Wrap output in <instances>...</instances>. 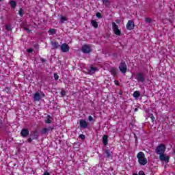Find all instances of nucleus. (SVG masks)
I'll return each instance as SVG.
<instances>
[{
	"mask_svg": "<svg viewBox=\"0 0 175 175\" xmlns=\"http://www.w3.org/2000/svg\"><path fill=\"white\" fill-rule=\"evenodd\" d=\"M137 158L138 159V163H139L141 166H146V165H147V158H146V155L143 152H138Z\"/></svg>",
	"mask_w": 175,
	"mask_h": 175,
	"instance_id": "nucleus-1",
	"label": "nucleus"
},
{
	"mask_svg": "<svg viewBox=\"0 0 175 175\" xmlns=\"http://www.w3.org/2000/svg\"><path fill=\"white\" fill-rule=\"evenodd\" d=\"M165 150L166 147H165V145L160 144L156 148V153H157L158 155H162L163 154H165Z\"/></svg>",
	"mask_w": 175,
	"mask_h": 175,
	"instance_id": "nucleus-2",
	"label": "nucleus"
},
{
	"mask_svg": "<svg viewBox=\"0 0 175 175\" xmlns=\"http://www.w3.org/2000/svg\"><path fill=\"white\" fill-rule=\"evenodd\" d=\"M46 95L43 93H39L38 92H36L33 95V100L34 102H39L42 99V98H44Z\"/></svg>",
	"mask_w": 175,
	"mask_h": 175,
	"instance_id": "nucleus-3",
	"label": "nucleus"
},
{
	"mask_svg": "<svg viewBox=\"0 0 175 175\" xmlns=\"http://www.w3.org/2000/svg\"><path fill=\"white\" fill-rule=\"evenodd\" d=\"M128 69V67L126 66V64L125 62H121L119 65V70L121 73H123V75H125L126 73V70Z\"/></svg>",
	"mask_w": 175,
	"mask_h": 175,
	"instance_id": "nucleus-4",
	"label": "nucleus"
},
{
	"mask_svg": "<svg viewBox=\"0 0 175 175\" xmlns=\"http://www.w3.org/2000/svg\"><path fill=\"white\" fill-rule=\"evenodd\" d=\"M135 79L139 81L140 83H144L146 81V77L143 72H138L135 75Z\"/></svg>",
	"mask_w": 175,
	"mask_h": 175,
	"instance_id": "nucleus-5",
	"label": "nucleus"
},
{
	"mask_svg": "<svg viewBox=\"0 0 175 175\" xmlns=\"http://www.w3.org/2000/svg\"><path fill=\"white\" fill-rule=\"evenodd\" d=\"M81 51L82 53H83L84 54H90V53H91V51H92V49H91V46L88 44H84L82 47H81Z\"/></svg>",
	"mask_w": 175,
	"mask_h": 175,
	"instance_id": "nucleus-6",
	"label": "nucleus"
},
{
	"mask_svg": "<svg viewBox=\"0 0 175 175\" xmlns=\"http://www.w3.org/2000/svg\"><path fill=\"white\" fill-rule=\"evenodd\" d=\"M112 29L115 33V35H117L118 36H120L121 35V31L118 29V25L116 24V23L112 22Z\"/></svg>",
	"mask_w": 175,
	"mask_h": 175,
	"instance_id": "nucleus-7",
	"label": "nucleus"
},
{
	"mask_svg": "<svg viewBox=\"0 0 175 175\" xmlns=\"http://www.w3.org/2000/svg\"><path fill=\"white\" fill-rule=\"evenodd\" d=\"M159 159L161 162L169 163V159H170V157H169V156H167L163 153V154L159 155Z\"/></svg>",
	"mask_w": 175,
	"mask_h": 175,
	"instance_id": "nucleus-8",
	"label": "nucleus"
},
{
	"mask_svg": "<svg viewBox=\"0 0 175 175\" xmlns=\"http://www.w3.org/2000/svg\"><path fill=\"white\" fill-rule=\"evenodd\" d=\"M60 49L62 53H68L70 50L69 45L66 43H64L60 46Z\"/></svg>",
	"mask_w": 175,
	"mask_h": 175,
	"instance_id": "nucleus-9",
	"label": "nucleus"
},
{
	"mask_svg": "<svg viewBox=\"0 0 175 175\" xmlns=\"http://www.w3.org/2000/svg\"><path fill=\"white\" fill-rule=\"evenodd\" d=\"M79 125L80 128H82L83 129H87V128H88V123L83 119L79 120Z\"/></svg>",
	"mask_w": 175,
	"mask_h": 175,
	"instance_id": "nucleus-10",
	"label": "nucleus"
},
{
	"mask_svg": "<svg viewBox=\"0 0 175 175\" xmlns=\"http://www.w3.org/2000/svg\"><path fill=\"white\" fill-rule=\"evenodd\" d=\"M135 28V24L133 23V21H129L127 24H126V29L129 31H132Z\"/></svg>",
	"mask_w": 175,
	"mask_h": 175,
	"instance_id": "nucleus-11",
	"label": "nucleus"
},
{
	"mask_svg": "<svg viewBox=\"0 0 175 175\" xmlns=\"http://www.w3.org/2000/svg\"><path fill=\"white\" fill-rule=\"evenodd\" d=\"M28 135H29V131H28L27 129H22L21 131V136H22V137H27Z\"/></svg>",
	"mask_w": 175,
	"mask_h": 175,
	"instance_id": "nucleus-12",
	"label": "nucleus"
},
{
	"mask_svg": "<svg viewBox=\"0 0 175 175\" xmlns=\"http://www.w3.org/2000/svg\"><path fill=\"white\" fill-rule=\"evenodd\" d=\"M105 155H106L107 158H111V156L113 155V152L109 149H106L104 151Z\"/></svg>",
	"mask_w": 175,
	"mask_h": 175,
	"instance_id": "nucleus-13",
	"label": "nucleus"
},
{
	"mask_svg": "<svg viewBox=\"0 0 175 175\" xmlns=\"http://www.w3.org/2000/svg\"><path fill=\"white\" fill-rule=\"evenodd\" d=\"M51 44L52 46L53 49H56L59 47V44H58V42L55 41H51Z\"/></svg>",
	"mask_w": 175,
	"mask_h": 175,
	"instance_id": "nucleus-14",
	"label": "nucleus"
},
{
	"mask_svg": "<svg viewBox=\"0 0 175 175\" xmlns=\"http://www.w3.org/2000/svg\"><path fill=\"white\" fill-rule=\"evenodd\" d=\"M109 137L106 135H104L103 136V143L104 146H107V142H108Z\"/></svg>",
	"mask_w": 175,
	"mask_h": 175,
	"instance_id": "nucleus-15",
	"label": "nucleus"
},
{
	"mask_svg": "<svg viewBox=\"0 0 175 175\" xmlns=\"http://www.w3.org/2000/svg\"><path fill=\"white\" fill-rule=\"evenodd\" d=\"M109 71L113 76L117 75V68L112 67L110 68Z\"/></svg>",
	"mask_w": 175,
	"mask_h": 175,
	"instance_id": "nucleus-16",
	"label": "nucleus"
},
{
	"mask_svg": "<svg viewBox=\"0 0 175 175\" xmlns=\"http://www.w3.org/2000/svg\"><path fill=\"white\" fill-rule=\"evenodd\" d=\"M31 136H32V139L33 140H35L36 139H38V137H39V135H38V131H33L31 134Z\"/></svg>",
	"mask_w": 175,
	"mask_h": 175,
	"instance_id": "nucleus-17",
	"label": "nucleus"
},
{
	"mask_svg": "<svg viewBox=\"0 0 175 175\" xmlns=\"http://www.w3.org/2000/svg\"><path fill=\"white\" fill-rule=\"evenodd\" d=\"M96 69L97 68L95 67H91L90 69L88 70V72L90 75H94V73L96 72Z\"/></svg>",
	"mask_w": 175,
	"mask_h": 175,
	"instance_id": "nucleus-18",
	"label": "nucleus"
},
{
	"mask_svg": "<svg viewBox=\"0 0 175 175\" xmlns=\"http://www.w3.org/2000/svg\"><path fill=\"white\" fill-rule=\"evenodd\" d=\"M91 24L94 28H98V22L95 20L91 21Z\"/></svg>",
	"mask_w": 175,
	"mask_h": 175,
	"instance_id": "nucleus-19",
	"label": "nucleus"
},
{
	"mask_svg": "<svg viewBox=\"0 0 175 175\" xmlns=\"http://www.w3.org/2000/svg\"><path fill=\"white\" fill-rule=\"evenodd\" d=\"M10 5L11 6V8H13L14 9V8H16V6H17V3H16V1L12 0L10 1Z\"/></svg>",
	"mask_w": 175,
	"mask_h": 175,
	"instance_id": "nucleus-20",
	"label": "nucleus"
},
{
	"mask_svg": "<svg viewBox=\"0 0 175 175\" xmlns=\"http://www.w3.org/2000/svg\"><path fill=\"white\" fill-rule=\"evenodd\" d=\"M65 21H68V18H66V16H61L60 18V23L61 24H64V23H65Z\"/></svg>",
	"mask_w": 175,
	"mask_h": 175,
	"instance_id": "nucleus-21",
	"label": "nucleus"
},
{
	"mask_svg": "<svg viewBox=\"0 0 175 175\" xmlns=\"http://www.w3.org/2000/svg\"><path fill=\"white\" fill-rule=\"evenodd\" d=\"M140 96V92L139 91H135L133 93V97L134 98H139Z\"/></svg>",
	"mask_w": 175,
	"mask_h": 175,
	"instance_id": "nucleus-22",
	"label": "nucleus"
},
{
	"mask_svg": "<svg viewBox=\"0 0 175 175\" xmlns=\"http://www.w3.org/2000/svg\"><path fill=\"white\" fill-rule=\"evenodd\" d=\"M49 33L50 35H55V29H51L49 30Z\"/></svg>",
	"mask_w": 175,
	"mask_h": 175,
	"instance_id": "nucleus-23",
	"label": "nucleus"
},
{
	"mask_svg": "<svg viewBox=\"0 0 175 175\" xmlns=\"http://www.w3.org/2000/svg\"><path fill=\"white\" fill-rule=\"evenodd\" d=\"M51 116L50 115H48V118L47 120H45L46 124H51Z\"/></svg>",
	"mask_w": 175,
	"mask_h": 175,
	"instance_id": "nucleus-24",
	"label": "nucleus"
},
{
	"mask_svg": "<svg viewBox=\"0 0 175 175\" xmlns=\"http://www.w3.org/2000/svg\"><path fill=\"white\" fill-rule=\"evenodd\" d=\"M47 132H49V130L47 129V128H44L41 131V133H42V135H46Z\"/></svg>",
	"mask_w": 175,
	"mask_h": 175,
	"instance_id": "nucleus-25",
	"label": "nucleus"
},
{
	"mask_svg": "<svg viewBox=\"0 0 175 175\" xmlns=\"http://www.w3.org/2000/svg\"><path fill=\"white\" fill-rule=\"evenodd\" d=\"M145 21L148 24H150V23H152V19H151L150 18H146Z\"/></svg>",
	"mask_w": 175,
	"mask_h": 175,
	"instance_id": "nucleus-26",
	"label": "nucleus"
},
{
	"mask_svg": "<svg viewBox=\"0 0 175 175\" xmlns=\"http://www.w3.org/2000/svg\"><path fill=\"white\" fill-rule=\"evenodd\" d=\"M24 12V10H23V8H20L19 11H18V14L21 17H23V13Z\"/></svg>",
	"mask_w": 175,
	"mask_h": 175,
	"instance_id": "nucleus-27",
	"label": "nucleus"
},
{
	"mask_svg": "<svg viewBox=\"0 0 175 175\" xmlns=\"http://www.w3.org/2000/svg\"><path fill=\"white\" fill-rule=\"evenodd\" d=\"M53 76H54L55 80H58V79H59V77L58 76V75L57 73H54Z\"/></svg>",
	"mask_w": 175,
	"mask_h": 175,
	"instance_id": "nucleus-28",
	"label": "nucleus"
},
{
	"mask_svg": "<svg viewBox=\"0 0 175 175\" xmlns=\"http://www.w3.org/2000/svg\"><path fill=\"white\" fill-rule=\"evenodd\" d=\"M96 16L98 17V18H102V14L100 12H97Z\"/></svg>",
	"mask_w": 175,
	"mask_h": 175,
	"instance_id": "nucleus-29",
	"label": "nucleus"
},
{
	"mask_svg": "<svg viewBox=\"0 0 175 175\" xmlns=\"http://www.w3.org/2000/svg\"><path fill=\"white\" fill-rule=\"evenodd\" d=\"M5 29H7V31H12V28L10 27V25H5Z\"/></svg>",
	"mask_w": 175,
	"mask_h": 175,
	"instance_id": "nucleus-30",
	"label": "nucleus"
},
{
	"mask_svg": "<svg viewBox=\"0 0 175 175\" xmlns=\"http://www.w3.org/2000/svg\"><path fill=\"white\" fill-rule=\"evenodd\" d=\"M103 3H105V6H109V0H104Z\"/></svg>",
	"mask_w": 175,
	"mask_h": 175,
	"instance_id": "nucleus-31",
	"label": "nucleus"
},
{
	"mask_svg": "<svg viewBox=\"0 0 175 175\" xmlns=\"http://www.w3.org/2000/svg\"><path fill=\"white\" fill-rule=\"evenodd\" d=\"M60 94H61L62 96H65V95H66V92H65V90H62Z\"/></svg>",
	"mask_w": 175,
	"mask_h": 175,
	"instance_id": "nucleus-32",
	"label": "nucleus"
},
{
	"mask_svg": "<svg viewBox=\"0 0 175 175\" xmlns=\"http://www.w3.org/2000/svg\"><path fill=\"white\" fill-rule=\"evenodd\" d=\"M133 175H137V174H133ZM139 175H146V174H144V172L143 171H139Z\"/></svg>",
	"mask_w": 175,
	"mask_h": 175,
	"instance_id": "nucleus-33",
	"label": "nucleus"
},
{
	"mask_svg": "<svg viewBox=\"0 0 175 175\" xmlns=\"http://www.w3.org/2000/svg\"><path fill=\"white\" fill-rule=\"evenodd\" d=\"M88 120H89L90 122H92V121H94V118H93L92 116H90L88 117Z\"/></svg>",
	"mask_w": 175,
	"mask_h": 175,
	"instance_id": "nucleus-34",
	"label": "nucleus"
},
{
	"mask_svg": "<svg viewBox=\"0 0 175 175\" xmlns=\"http://www.w3.org/2000/svg\"><path fill=\"white\" fill-rule=\"evenodd\" d=\"M46 129H48V132H49V131H53V129H54V126H50L48 128H46Z\"/></svg>",
	"mask_w": 175,
	"mask_h": 175,
	"instance_id": "nucleus-35",
	"label": "nucleus"
},
{
	"mask_svg": "<svg viewBox=\"0 0 175 175\" xmlns=\"http://www.w3.org/2000/svg\"><path fill=\"white\" fill-rule=\"evenodd\" d=\"M80 139H81L82 140H84V139H85V135L81 134L79 135Z\"/></svg>",
	"mask_w": 175,
	"mask_h": 175,
	"instance_id": "nucleus-36",
	"label": "nucleus"
},
{
	"mask_svg": "<svg viewBox=\"0 0 175 175\" xmlns=\"http://www.w3.org/2000/svg\"><path fill=\"white\" fill-rule=\"evenodd\" d=\"M32 138L29 137L27 139V142H29V143H32Z\"/></svg>",
	"mask_w": 175,
	"mask_h": 175,
	"instance_id": "nucleus-37",
	"label": "nucleus"
},
{
	"mask_svg": "<svg viewBox=\"0 0 175 175\" xmlns=\"http://www.w3.org/2000/svg\"><path fill=\"white\" fill-rule=\"evenodd\" d=\"M151 120H152V122H154V121H155V117H154V116H152Z\"/></svg>",
	"mask_w": 175,
	"mask_h": 175,
	"instance_id": "nucleus-38",
	"label": "nucleus"
},
{
	"mask_svg": "<svg viewBox=\"0 0 175 175\" xmlns=\"http://www.w3.org/2000/svg\"><path fill=\"white\" fill-rule=\"evenodd\" d=\"M42 175H50V173H49V172L46 171Z\"/></svg>",
	"mask_w": 175,
	"mask_h": 175,
	"instance_id": "nucleus-39",
	"label": "nucleus"
},
{
	"mask_svg": "<svg viewBox=\"0 0 175 175\" xmlns=\"http://www.w3.org/2000/svg\"><path fill=\"white\" fill-rule=\"evenodd\" d=\"M25 30L27 31V32H31V30L29 28L25 27Z\"/></svg>",
	"mask_w": 175,
	"mask_h": 175,
	"instance_id": "nucleus-40",
	"label": "nucleus"
},
{
	"mask_svg": "<svg viewBox=\"0 0 175 175\" xmlns=\"http://www.w3.org/2000/svg\"><path fill=\"white\" fill-rule=\"evenodd\" d=\"M33 50L32 49H27V53H32Z\"/></svg>",
	"mask_w": 175,
	"mask_h": 175,
	"instance_id": "nucleus-41",
	"label": "nucleus"
},
{
	"mask_svg": "<svg viewBox=\"0 0 175 175\" xmlns=\"http://www.w3.org/2000/svg\"><path fill=\"white\" fill-rule=\"evenodd\" d=\"M41 62H46V59L41 58L40 59Z\"/></svg>",
	"mask_w": 175,
	"mask_h": 175,
	"instance_id": "nucleus-42",
	"label": "nucleus"
},
{
	"mask_svg": "<svg viewBox=\"0 0 175 175\" xmlns=\"http://www.w3.org/2000/svg\"><path fill=\"white\" fill-rule=\"evenodd\" d=\"M115 84L116 85H118L120 83L118 82V81H115Z\"/></svg>",
	"mask_w": 175,
	"mask_h": 175,
	"instance_id": "nucleus-43",
	"label": "nucleus"
},
{
	"mask_svg": "<svg viewBox=\"0 0 175 175\" xmlns=\"http://www.w3.org/2000/svg\"><path fill=\"white\" fill-rule=\"evenodd\" d=\"M137 110H138L137 108L135 109V111H137Z\"/></svg>",
	"mask_w": 175,
	"mask_h": 175,
	"instance_id": "nucleus-44",
	"label": "nucleus"
},
{
	"mask_svg": "<svg viewBox=\"0 0 175 175\" xmlns=\"http://www.w3.org/2000/svg\"><path fill=\"white\" fill-rule=\"evenodd\" d=\"M0 2H2V0H0Z\"/></svg>",
	"mask_w": 175,
	"mask_h": 175,
	"instance_id": "nucleus-45",
	"label": "nucleus"
},
{
	"mask_svg": "<svg viewBox=\"0 0 175 175\" xmlns=\"http://www.w3.org/2000/svg\"><path fill=\"white\" fill-rule=\"evenodd\" d=\"M103 1V2L105 1V0H102Z\"/></svg>",
	"mask_w": 175,
	"mask_h": 175,
	"instance_id": "nucleus-46",
	"label": "nucleus"
}]
</instances>
